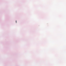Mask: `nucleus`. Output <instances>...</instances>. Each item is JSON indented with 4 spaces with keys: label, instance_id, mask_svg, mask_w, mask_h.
I'll list each match as a JSON object with an SVG mask.
<instances>
[{
    "label": "nucleus",
    "instance_id": "f257e3e1",
    "mask_svg": "<svg viewBox=\"0 0 66 66\" xmlns=\"http://www.w3.org/2000/svg\"><path fill=\"white\" fill-rule=\"evenodd\" d=\"M16 23H17V21H16Z\"/></svg>",
    "mask_w": 66,
    "mask_h": 66
}]
</instances>
